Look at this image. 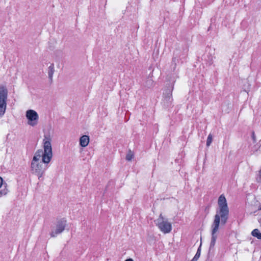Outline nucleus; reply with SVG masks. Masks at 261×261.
<instances>
[{"mask_svg":"<svg viewBox=\"0 0 261 261\" xmlns=\"http://www.w3.org/2000/svg\"><path fill=\"white\" fill-rule=\"evenodd\" d=\"M218 208L214 217V220L212 225V239L210 246V251L214 248L216 239V233L218 231L220 224L225 225L228 219L229 208L227 201L223 195H221L218 200Z\"/></svg>","mask_w":261,"mask_h":261,"instance_id":"f257e3e1","label":"nucleus"},{"mask_svg":"<svg viewBox=\"0 0 261 261\" xmlns=\"http://www.w3.org/2000/svg\"><path fill=\"white\" fill-rule=\"evenodd\" d=\"M51 138L49 135H45L43 142V151L41 149L38 150L35 153L32 162H40L42 158V161L45 164H48L52 157L53 151L51 145Z\"/></svg>","mask_w":261,"mask_h":261,"instance_id":"f03ea898","label":"nucleus"},{"mask_svg":"<svg viewBox=\"0 0 261 261\" xmlns=\"http://www.w3.org/2000/svg\"><path fill=\"white\" fill-rule=\"evenodd\" d=\"M155 223L160 230L164 233H169L172 229V226L166 219H165L162 214L159 217L154 221Z\"/></svg>","mask_w":261,"mask_h":261,"instance_id":"7ed1b4c3","label":"nucleus"},{"mask_svg":"<svg viewBox=\"0 0 261 261\" xmlns=\"http://www.w3.org/2000/svg\"><path fill=\"white\" fill-rule=\"evenodd\" d=\"M8 91L4 86L0 87V117H3L6 112Z\"/></svg>","mask_w":261,"mask_h":261,"instance_id":"20e7f679","label":"nucleus"},{"mask_svg":"<svg viewBox=\"0 0 261 261\" xmlns=\"http://www.w3.org/2000/svg\"><path fill=\"white\" fill-rule=\"evenodd\" d=\"M176 75L173 76V77H167L168 81L171 82V86L170 89L168 90L166 94L164 95L163 97V99L162 101V103L163 106L167 108L169 106H170L172 104L173 99L172 98V91L173 88V84L175 81Z\"/></svg>","mask_w":261,"mask_h":261,"instance_id":"39448f33","label":"nucleus"},{"mask_svg":"<svg viewBox=\"0 0 261 261\" xmlns=\"http://www.w3.org/2000/svg\"><path fill=\"white\" fill-rule=\"evenodd\" d=\"M43 162H32L31 163V169L33 173L36 174L38 176V178L39 179L41 177L47 168V164L43 166Z\"/></svg>","mask_w":261,"mask_h":261,"instance_id":"423d86ee","label":"nucleus"},{"mask_svg":"<svg viewBox=\"0 0 261 261\" xmlns=\"http://www.w3.org/2000/svg\"><path fill=\"white\" fill-rule=\"evenodd\" d=\"M66 224V220L64 218L57 220L56 226L51 230L50 236L56 237L58 234L62 233L64 230Z\"/></svg>","mask_w":261,"mask_h":261,"instance_id":"0eeeda50","label":"nucleus"},{"mask_svg":"<svg viewBox=\"0 0 261 261\" xmlns=\"http://www.w3.org/2000/svg\"><path fill=\"white\" fill-rule=\"evenodd\" d=\"M26 117L28 119V124L34 126L37 124L39 116L37 113L33 110H29L26 112Z\"/></svg>","mask_w":261,"mask_h":261,"instance_id":"6e6552de","label":"nucleus"},{"mask_svg":"<svg viewBox=\"0 0 261 261\" xmlns=\"http://www.w3.org/2000/svg\"><path fill=\"white\" fill-rule=\"evenodd\" d=\"M89 143V138L87 135H84L80 138V144L81 146L86 147Z\"/></svg>","mask_w":261,"mask_h":261,"instance_id":"1a4fd4ad","label":"nucleus"},{"mask_svg":"<svg viewBox=\"0 0 261 261\" xmlns=\"http://www.w3.org/2000/svg\"><path fill=\"white\" fill-rule=\"evenodd\" d=\"M55 72L54 65V64H51V65L48 67V77L50 81L53 80V74Z\"/></svg>","mask_w":261,"mask_h":261,"instance_id":"9d476101","label":"nucleus"},{"mask_svg":"<svg viewBox=\"0 0 261 261\" xmlns=\"http://www.w3.org/2000/svg\"><path fill=\"white\" fill-rule=\"evenodd\" d=\"M253 237H256L258 239H261V232H260L258 229H254L251 232Z\"/></svg>","mask_w":261,"mask_h":261,"instance_id":"9b49d317","label":"nucleus"},{"mask_svg":"<svg viewBox=\"0 0 261 261\" xmlns=\"http://www.w3.org/2000/svg\"><path fill=\"white\" fill-rule=\"evenodd\" d=\"M133 158L134 154L133 152L130 150H129L126 156V160L127 161H130Z\"/></svg>","mask_w":261,"mask_h":261,"instance_id":"f8f14e48","label":"nucleus"},{"mask_svg":"<svg viewBox=\"0 0 261 261\" xmlns=\"http://www.w3.org/2000/svg\"><path fill=\"white\" fill-rule=\"evenodd\" d=\"M200 255V247H199V248L198 249L195 255L192 259V261L197 260L198 259V258L199 257Z\"/></svg>","mask_w":261,"mask_h":261,"instance_id":"ddd939ff","label":"nucleus"},{"mask_svg":"<svg viewBox=\"0 0 261 261\" xmlns=\"http://www.w3.org/2000/svg\"><path fill=\"white\" fill-rule=\"evenodd\" d=\"M213 140V136L212 134H210L207 137V140H206V146L208 147L210 146Z\"/></svg>","mask_w":261,"mask_h":261,"instance_id":"4468645a","label":"nucleus"},{"mask_svg":"<svg viewBox=\"0 0 261 261\" xmlns=\"http://www.w3.org/2000/svg\"><path fill=\"white\" fill-rule=\"evenodd\" d=\"M177 61H178V60L176 58H173L172 59V65H173V71L176 68V62H177Z\"/></svg>","mask_w":261,"mask_h":261,"instance_id":"2eb2a0df","label":"nucleus"},{"mask_svg":"<svg viewBox=\"0 0 261 261\" xmlns=\"http://www.w3.org/2000/svg\"><path fill=\"white\" fill-rule=\"evenodd\" d=\"M2 192H3V194L5 196L7 194L8 192V190L6 188L1 190Z\"/></svg>","mask_w":261,"mask_h":261,"instance_id":"dca6fc26","label":"nucleus"},{"mask_svg":"<svg viewBox=\"0 0 261 261\" xmlns=\"http://www.w3.org/2000/svg\"><path fill=\"white\" fill-rule=\"evenodd\" d=\"M153 84V82L151 80L149 79L147 81V86L148 87H150L152 86Z\"/></svg>","mask_w":261,"mask_h":261,"instance_id":"f3484780","label":"nucleus"},{"mask_svg":"<svg viewBox=\"0 0 261 261\" xmlns=\"http://www.w3.org/2000/svg\"><path fill=\"white\" fill-rule=\"evenodd\" d=\"M3 179L2 177H0V188L2 187L3 185Z\"/></svg>","mask_w":261,"mask_h":261,"instance_id":"a211bd4d","label":"nucleus"},{"mask_svg":"<svg viewBox=\"0 0 261 261\" xmlns=\"http://www.w3.org/2000/svg\"><path fill=\"white\" fill-rule=\"evenodd\" d=\"M259 177L260 179L261 180V169L259 171Z\"/></svg>","mask_w":261,"mask_h":261,"instance_id":"6ab92c4d","label":"nucleus"},{"mask_svg":"<svg viewBox=\"0 0 261 261\" xmlns=\"http://www.w3.org/2000/svg\"><path fill=\"white\" fill-rule=\"evenodd\" d=\"M125 261H134L132 258H128L126 259Z\"/></svg>","mask_w":261,"mask_h":261,"instance_id":"aec40b11","label":"nucleus"},{"mask_svg":"<svg viewBox=\"0 0 261 261\" xmlns=\"http://www.w3.org/2000/svg\"><path fill=\"white\" fill-rule=\"evenodd\" d=\"M3 196H4L3 194V192H2V191L1 190L0 191V197Z\"/></svg>","mask_w":261,"mask_h":261,"instance_id":"412c9836","label":"nucleus"},{"mask_svg":"<svg viewBox=\"0 0 261 261\" xmlns=\"http://www.w3.org/2000/svg\"><path fill=\"white\" fill-rule=\"evenodd\" d=\"M258 210H261V205L259 206V207Z\"/></svg>","mask_w":261,"mask_h":261,"instance_id":"4be33fe9","label":"nucleus"}]
</instances>
